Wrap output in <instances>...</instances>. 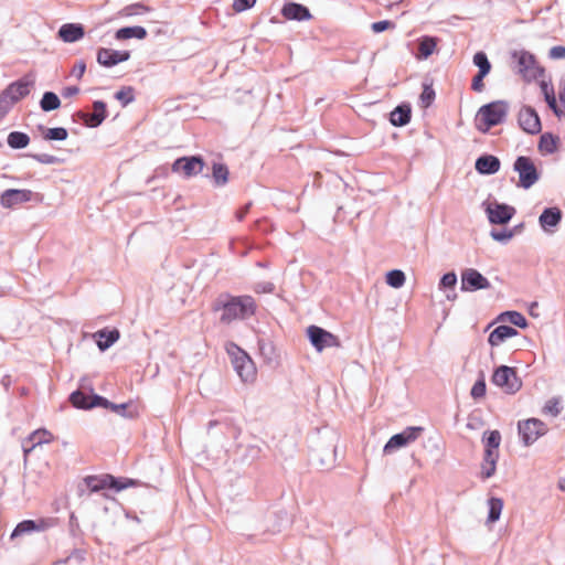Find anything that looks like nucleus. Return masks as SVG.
I'll return each mask as SVG.
<instances>
[{"mask_svg": "<svg viewBox=\"0 0 565 565\" xmlns=\"http://www.w3.org/2000/svg\"><path fill=\"white\" fill-rule=\"evenodd\" d=\"M256 303L250 296L232 297L223 306L221 321L231 323L236 319H246L255 313Z\"/></svg>", "mask_w": 565, "mask_h": 565, "instance_id": "nucleus-1", "label": "nucleus"}, {"mask_svg": "<svg viewBox=\"0 0 565 565\" xmlns=\"http://www.w3.org/2000/svg\"><path fill=\"white\" fill-rule=\"evenodd\" d=\"M234 370L244 383H253L256 380L257 370L248 354L234 343L226 345Z\"/></svg>", "mask_w": 565, "mask_h": 565, "instance_id": "nucleus-2", "label": "nucleus"}, {"mask_svg": "<svg viewBox=\"0 0 565 565\" xmlns=\"http://www.w3.org/2000/svg\"><path fill=\"white\" fill-rule=\"evenodd\" d=\"M540 88L550 109L559 120L565 121V77L558 83L557 94L553 85L545 79L540 81Z\"/></svg>", "mask_w": 565, "mask_h": 565, "instance_id": "nucleus-3", "label": "nucleus"}, {"mask_svg": "<svg viewBox=\"0 0 565 565\" xmlns=\"http://www.w3.org/2000/svg\"><path fill=\"white\" fill-rule=\"evenodd\" d=\"M515 70L525 82L540 79L544 75V68L537 63L535 56L527 51H515L512 54Z\"/></svg>", "mask_w": 565, "mask_h": 565, "instance_id": "nucleus-4", "label": "nucleus"}, {"mask_svg": "<svg viewBox=\"0 0 565 565\" xmlns=\"http://www.w3.org/2000/svg\"><path fill=\"white\" fill-rule=\"evenodd\" d=\"M84 482L92 492H97L108 488L121 491L135 484V481L131 479H116L114 476L108 473L102 476H87L84 478Z\"/></svg>", "mask_w": 565, "mask_h": 565, "instance_id": "nucleus-5", "label": "nucleus"}, {"mask_svg": "<svg viewBox=\"0 0 565 565\" xmlns=\"http://www.w3.org/2000/svg\"><path fill=\"white\" fill-rule=\"evenodd\" d=\"M509 105L504 100L492 102L479 109V118L484 125V130L499 125L507 116Z\"/></svg>", "mask_w": 565, "mask_h": 565, "instance_id": "nucleus-6", "label": "nucleus"}, {"mask_svg": "<svg viewBox=\"0 0 565 565\" xmlns=\"http://www.w3.org/2000/svg\"><path fill=\"white\" fill-rule=\"evenodd\" d=\"M492 382L509 394L518 392L522 385L515 370L505 365H502L494 371Z\"/></svg>", "mask_w": 565, "mask_h": 565, "instance_id": "nucleus-7", "label": "nucleus"}, {"mask_svg": "<svg viewBox=\"0 0 565 565\" xmlns=\"http://www.w3.org/2000/svg\"><path fill=\"white\" fill-rule=\"evenodd\" d=\"M307 335L318 352L327 348H339L341 345L337 335L317 326L308 327Z\"/></svg>", "mask_w": 565, "mask_h": 565, "instance_id": "nucleus-8", "label": "nucleus"}, {"mask_svg": "<svg viewBox=\"0 0 565 565\" xmlns=\"http://www.w3.org/2000/svg\"><path fill=\"white\" fill-rule=\"evenodd\" d=\"M514 169L519 173V185L524 189L531 188L539 180L537 170L529 157H519L514 162Z\"/></svg>", "mask_w": 565, "mask_h": 565, "instance_id": "nucleus-9", "label": "nucleus"}, {"mask_svg": "<svg viewBox=\"0 0 565 565\" xmlns=\"http://www.w3.org/2000/svg\"><path fill=\"white\" fill-rule=\"evenodd\" d=\"M519 433L526 446L536 441L541 436L547 431L546 425L536 418H530L519 423Z\"/></svg>", "mask_w": 565, "mask_h": 565, "instance_id": "nucleus-10", "label": "nucleus"}, {"mask_svg": "<svg viewBox=\"0 0 565 565\" xmlns=\"http://www.w3.org/2000/svg\"><path fill=\"white\" fill-rule=\"evenodd\" d=\"M204 168V161L201 157H182L172 164L173 172H182L185 178L198 175Z\"/></svg>", "mask_w": 565, "mask_h": 565, "instance_id": "nucleus-11", "label": "nucleus"}, {"mask_svg": "<svg viewBox=\"0 0 565 565\" xmlns=\"http://www.w3.org/2000/svg\"><path fill=\"white\" fill-rule=\"evenodd\" d=\"M422 427H407L404 431L392 436L384 446V452L390 454L394 449L406 446L418 438Z\"/></svg>", "mask_w": 565, "mask_h": 565, "instance_id": "nucleus-12", "label": "nucleus"}, {"mask_svg": "<svg viewBox=\"0 0 565 565\" xmlns=\"http://www.w3.org/2000/svg\"><path fill=\"white\" fill-rule=\"evenodd\" d=\"M519 125L527 134H537L541 130V120L537 113L531 107H523L519 113Z\"/></svg>", "mask_w": 565, "mask_h": 565, "instance_id": "nucleus-13", "label": "nucleus"}, {"mask_svg": "<svg viewBox=\"0 0 565 565\" xmlns=\"http://www.w3.org/2000/svg\"><path fill=\"white\" fill-rule=\"evenodd\" d=\"M461 285L463 290H478L490 287L489 280L473 268H468L461 274Z\"/></svg>", "mask_w": 565, "mask_h": 565, "instance_id": "nucleus-14", "label": "nucleus"}, {"mask_svg": "<svg viewBox=\"0 0 565 565\" xmlns=\"http://www.w3.org/2000/svg\"><path fill=\"white\" fill-rule=\"evenodd\" d=\"M54 525V521L52 519H39L36 521L25 520L20 522L11 534V539L17 536H21L25 533H30L33 531H45L49 527Z\"/></svg>", "mask_w": 565, "mask_h": 565, "instance_id": "nucleus-15", "label": "nucleus"}, {"mask_svg": "<svg viewBox=\"0 0 565 565\" xmlns=\"http://www.w3.org/2000/svg\"><path fill=\"white\" fill-rule=\"evenodd\" d=\"M70 399L72 404L78 408H92L95 406L108 407L109 405V401L106 398L98 395L87 396L81 391L72 393Z\"/></svg>", "mask_w": 565, "mask_h": 565, "instance_id": "nucleus-16", "label": "nucleus"}, {"mask_svg": "<svg viewBox=\"0 0 565 565\" xmlns=\"http://www.w3.org/2000/svg\"><path fill=\"white\" fill-rule=\"evenodd\" d=\"M492 224H507L515 213V209L505 204H490L487 209Z\"/></svg>", "mask_w": 565, "mask_h": 565, "instance_id": "nucleus-17", "label": "nucleus"}, {"mask_svg": "<svg viewBox=\"0 0 565 565\" xmlns=\"http://www.w3.org/2000/svg\"><path fill=\"white\" fill-rule=\"evenodd\" d=\"M130 57L128 51H115L102 47L97 52V62L106 67L114 66L120 62H125Z\"/></svg>", "mask_w": 565, "mask_h": 565, "instance_id": "nucleus-18", "label": "nucleus"}, {"mask_svg": "<svg viewBox=\"0 0 565 565\" xmlns=\"http://www.w3.org/2000/svg\"><path fill=\"white\" fill-rule=\"evenodd\" d=\"M32 192L30 190L9 189L0 198L3 207H12L17 204L30 201Z\"/></svg>", "mask_w": 565, "mask_h": 565, "instance_id": "nucleus-19", "label": "nucleus"}, {"mask_svg": "<svg viewBox=\"0 0 565 565\" xmlns=\"http://www.w3.org/2000/svg\"><path fill=\"white\" fill-rule=\"evenodd\" d=\"M281 14L288 20L303 21L311 18L308 8L295 2L285 4L281 9Z\"/></svg>", "mask_w": 565, "mask_h": 565, "instance_id": "nucleus-20", "label": "nucleus"}, {"mask_svg": "<svg viewBox=\"0 0 565 565\" xmlns=\"http://www.w3.org/2000/svg\"><path fill=\"white\" fill-rule=\"evenodd\" d=\"M84 28L78 23L63 24L58 30V36L66 43L81 40L84 36Z\"/></svg>", "mask_w": 565, "mask_h": 565, "instance_id": "nucleus-21", "label": "nucleus"}, {"mask_svg": "<svg viewBox=\"0 0 565 565\" xmlns=\"http://www.w3.org/2000/svg\"><path fill=\"white\" fill-rule=\"evenodd\" d=\"M54 440V436L51 431L41 428L34 430L30 436L28 441L31 443L30 447H24V454H30L36 446L43 445V444H50Z\"/></svg>", "mask_w": 565, "mask_h": 565, "instance_id": "nucleus-22", "label": "nucleus"}, {"mask_svg": "<svg viewBox=\"0 0 565 565\" xmlns=\"http://www.w3.org/2000/svg\"><path fill=\"white\" fill-rule=\"evenodd\" d=\"M31 84L25 81H18L10 84L3 92L10 96L13 102L17 104L19 100L24 98L30 94Z\"/></svg>", "mask_w": 565, "mask_h": 565, "instance_id": "nucleus-23", "label": "nucleus"}, {"mask_svg": "<svg viewBox=\"0 0 565 565\" xmlns=\"http://www.w3.org/2000/svg\"><path fill=\"white\" fill-rule=\"evenodd\" d=\"M518 334V331L509 326H499L497 327L489 335V343L492 347L500 345L507 339L512 338Z\"/></svg>", "mask_w": 565, "mask_h": 565, "instance_id": "nucleus-24", "label": "nucleus"}, {"mask_svg": "<svg viewBox=\"0 0 565 565\" xmlns=\"http://www.w3.org/2000/svg\"><path fill=\"white\" fill-rule=\"evenodd\" d=\"M476 169L482 174H492L499 171L500 161L494 156H483L476 161Z\"/></svg>", "mask_w": 565, "mask_h": 565, "instance_id": "nucleus-25", "label": "nucleus"}, {"mask_svg": "<svg viewBox=\"0 0 565 565\" xmlns=\"http://www.w3.org/2000/svg\"><path fill=\"white\" fill-rule=\"evenodd\" d=\"M562 220V212L558 207H548L543 211L539 221L541 226L548 231L550 227H555Z\"/></svg>", "mask_w": 565, "mask_h": 565, "instance_id": "nucleus-26", "label": "nucleus"}, {"mask_svg": "<svg viewBox=\"0 0 565 565\" xmlns=\"http://www.w3.org/2000/svg\"><path fill=\"white\" fill-rule=\"evenodd\" d=\"M94 111L89 115H85V122L90 127L99 126L106 118V105L105 103L97 100L93 104Z\"/></svg>", "mask_w": 565, "mask_h": 565, "instance_id": "nucleus-27", "label": "nucleus"}, {"mask_svg": "<svg viewBox=\"0 0 565 565\" xmlns=\"http://www.w3.org/2000/svg\"><path fill=\"white\" fill-rule=\"evenodd\" d=\"M147 30L142 26H126L116 31L115 38L119 41L136 38L143 40L147 36Z\"/></svg>", "mask_w": 565, "mask_h": 565, "instance_id": "nucleus-28", "label": "nucleus"}, {"mask_svg": "<svg viewBox=\"0 0 565 565\" xmlns=\"http://www.w3.org/2000/svg\"><path fill=\"white\" fill-rule=\"evenodd\" d=\"M559 143V138L551 132H545L541 136L539 142V150L542 153H554Z\"/></svg>", "mask_w": 565, "mask_h": 565, "instance_id": "nucleus-29", "label": "nucleus"}, {"mask_svg": "<svg viewBox=\"0 0 565 565\" xmlns=\"http://www.w3.org/2000/svg\"><path fill=\"white\" fill-rule=\"evenodd\" d=\"M390 120L392 125L401 127L409 122L411 108L406 105L397 106L392 113Z\"/></svg>", "mask_w": 565, "mask_h": 565, "instance_id": "nucleus-30", "label": "nucleus"}, {"mask_svg": "<svg viewBox=\"0 0 565 565\" xmlns=\"http://www.w3.org/2000/svg\"><path fill=\"white\" fill-rule=\"evenodd\" d=\"M97 339V345L100 350H106L110 345H113L118 339H119V331L118 330H111V331H98L96 333Z\"/></svg>", "mask_w": 565, "mask_h": 565, "instance_id": "nucleus-31", "label": "nucleus"}, {"mask_svg": "<svg viewBox=\"0 0 565 565\" xmlns=\"http://www.w3.org/2000/svg\"><path fill=\"white\" fill-rule=\"evenodd\" d=\"M499 458V454H484L483 462L481 466V478L488 479L495 472L497 460Z\"/></svg>", "mask_w": 565, "mask_h": 565, "instance_id": "nucleus-32", "label": "nucleus"}, {"mask_svg": "<svg viewBox=\"0 0 565 565\" xmlns=\"http://www.w3.org/2000/svg\"><path fill=\"white\" fill-rule=\"evenodd\" d=\"M488 436L483 437L484 454H499V446L501 443V435L499 430H491L487 433Z\"/></svg>", "mask_w": 565, "mask_h": 565, "instance_id": "nucleus-33", "label": "nucleus"}, {"mask_svg": "<svg viewBox=\"0 0 565 565\" xmlns=\"http://www.w3.org/2000/svg\"><path fill=\"white\" fill-rule=\"evenodd\" d=\"M7 141L8 145L13 149H23L29 145L30 138L24 132L12 131L9 134Z\"/></svg>", "mask_w": 565, "mask_h": 565, "instance_id": "nucleus-34", "label": "nucleus"}, {"mask_svg": "<svg viewBox=\"0 0 565 565\" xmlns=\"http://www.w3.org/2000/svg\"><path fill=\"white\" fill-rule=\"evenodd\" d=\"M228 168L223 163H214L212 167V175L216 185H224L228 181Z\"/></svg>", "mask_w": 565, "mask_h": 565, "instance_id": "nucleus-35", "label": "nucleus"}, {"mask_svg": "<svg viewBox=\"0 0 565 565\" xmlns=\"http://www.w3.org/2000/svg\"><path fill=\"white\" fill-rule=\"evenodd\" d=\"M489 504V515H488V522L494 523L500 519L502 509H503V501L499 498H491L488 501Z\"/></svg>", "mask_w": 565, "mask_h": 565, "instance_id": "nucleus-36", "label": "nucleus"}, {"mask_svg": "<svg viewBox=\"0 0 565 565\" xmlns=\"http://www.w3.org/2000/svg\"><path fill=\"white\" fill-rule=\"evenodd\" d=\"M41 108L44 111H51L55 110L60 107L61 100L58 96L52 92L44 93L41 102H40Z\"/></svg>", "mask_w": 565, "mask_h": 565, "instance_id": "nucleus-37", "label": "nucleus"}, {"mask_svg": "<svg viewBox=\"0 0 565 565\" xmlns=\"http://www.w3.org/2000/svg\"><path fill=\"white\" fill-rule=\"evenodd\" d=\"M150 11V8L143 3H134L125 7L120 11L121 17L140 15Z\"/></svg>", "mask_w": 565, "mask_h": 565, "instance_id": "nucleus-38", "label": "nucleus"}, {"mask_svg": "<svg viewBox=\"0 0 565 565\" xmlns=\"http://www.w3.org/2000/svg\"><path fill=\"white\" fill-rule=\"evenodd\" d=\"M386 282L393 288H401L405 282V275L398 269L391 270L386 274Z\"/></svg>", "mask_w": 565, "mask_h": 565, "instance_id": "nucleus-39", "label": "nucleus"}, {"mask_svg": "<svg viewBox=\"0 0 565 565\" xmlns=\"http://www.w3.org/2000/svg\"><path fill=\"white\" fill-rule=\"evenodd\" d=\"M436 40L433 38H424L418 46L419 55L424 58H427L436 49Z\"/></svg>", "mask_w": 565, "mask_h": 565, "instance_id": "nucleus-40", "label": "nucleus"}, {"mask_svg": "<svg viewBox=\"0 0 565 565\" xmlns=\"http://www.w3.org/2000/svg\"><path fill=\"white\" fill-rule=\"evenodd\" d=\"M68 134L65 128L58 127V128H49L44 131V139L45 140H65L67 138Z\"/></svg>", "mask_w": 565, "mask_h": 565, "instance_id": "nucleus-41", "label": "nucleus"}, {"mask_svg": "<svg viewBox=\"0 0 565 565\" xmlns=\"http://www.w3.org/2000/svg\"><path fill=\"white\" fill-rule=\"evenodd\" d=\"M473 63L479 67V72L489 73L491 64L484 52H477L473 56Z\"/></svg>", "mask_w": 565, "mask_h": 565, "instance_id": "nucleus-42", "label": "nucleus"}, {"mask_svg": "<svg viewBox=\"0 0 565 565\" xmlns=\"http://www.w3.org/2000/svg\"><path fill=\"white\" fill-rule=\"evenodd\" d=\"M543 413L545 415H551L553 417H556L561 413L559 399L558 398L548 399L543 407Z\"/></svg>", "mask_w": 565, "mask_h": 565, "instance_id": "nucleus-43", "label": "nucleus"}, {"mask_svg": "<svg viewBox=\"0 0 565 565\" xmlns=\"http://www.w3.org/2000/svg\"><path fill=\"white\" fill-rule=\"evenodd\" d=\"M435 99V90L430 85H424L423 92L420 94V103L424 108L430 106V104Z\"/></svg>", "mask_w": 565, "mask_h": 565, "instance_id": "nucleus-44", "label": "nucleus"}, {"mask_svg": "<svg viewBox=\"0 0 565 565\" xmlns=\"http://www.w3.org/2000/svg\"><path fill=\"white\" fill-rule=\"evenodd\" d=\"M14 104L13 99L2 92L0 94V118L4 117Z\"/></svg>", "mask_w": 565, "mask_h": 565, "instance_id": "nucleus-45", "label": "nucleus"}, {"mask_svg": "<svg viewBox=\"0 0 565 565\" xmlns=\"http://www.w3.org/2000/svg\"><path fill=\"white\" fill-rule=\"evenodd\" d=\"M115 97L122 103V105H127L134 99V89L131 87H124L118 90Z\"/></svg>", "mask_w": 565, "mask_h": 565, "instance_id": "nucleus-46", "label": "nucleus"}, {"mask_svg": "<svg viewBox=\"0 0 565 565\" xmlns=\"http://www.w3.org/2000/svg\"><path fill=\"white\" fill-rule=\"evenodd\" d=\"M488 74L489 73L478 72V74L472 78L471 89L477 92V93H481L484 89L483 78Z\"/></svg>", "mask_w": 565, "mask_h": 565, "instance_id": "nucleus-47", "label": "nucleus"}, {"mask_svg": "<svg viewBox=\"0 0 565 565\" xmlns=\"http://www.w3.org/2000/svg\"><path fill=\"white\" fill-rule=\"evenodd\" d=\"M513 235L514 233L511 230L491 231V237L498 242H508Z\"/></svg>", "mask_w": 565, "mask_h": 565, "instance_id": "nucleus-48", "label": "nucleus"}, {"mask_svg": "<svg viewBox=\"0 0 565 565\" xmlns=\"http://www.w3.org/2000/svg\"><path fill=\"white\" fill-rule=\"evenodd\" d=\"M508 316H509V320L511 323H513L514 326L516 327H520V328H525L526 327V319L523 315L516 312V311H511V312H508Z\"/></svg>", "mask_w": 565, "mask_h": 565, "instance_id": "nucleus-49", "label": "nucleus"}, {"mask_svg": "<svg viewBox=\"0 0 565 565\" xmlns=\"http://www.w3.org/2000/svg\"><path fill=\"white\" fill-rule=\"evenodd\" d=\"M256 0H235L233 3V10L235 12H242L250 9L255 6Z\"/></svg>", "mask_w": 565, "mask_h": 565, "instance_id": "nucleus-50", "label": "nucleus"}, {"mask_svg": "<svg viewBox=\"0 0 565 565\" xmlns=\"http://www.w3.org/2000/svg\"><path fill=\"white\" fill-rule=\"evenodd\" d=\"M395 24L388 20L377 21L371 24V29L375 33H380L386 31L388 29H393Z\"/></svg>", "mask_w": 565, "mask_h": 565, "instance_id": "nucleus-51", "label": "nucleus"}, {"mask_svg": "<svg viewBox=\"0 0 565 565\" xmlns=\"http://www.w3.org/2000/svg\"><path fill=\"white\" fill-rule=\"evenodd\" d=\"M486 395V383L483 380L477 381L471 388V396L480 398Z\"/></svg>", "mask_w": 565, "mask_h": 565, "instance_id": "nucleus-52", "label": "nucleus"}, {"mask_svg": "<svg viewBox=\"0 0 565 565\" xmlns=\"http://www.w3.org/2000/svg\"><path fill=\"white\" fill-rule=\"evenodd\" d=\"M548 55L553 60L565 58V46H563V45L553 46L550 50Z\"/></svg>", "mask_w": 565, "mask_h": 565, "instance_id": "nucleus-53", "label": "nucleus"}, {"mask_svg": "<svg viewBox=\"0 0 565 565\" xmlns=\"http://www.w3.org/2000/svg\"><path fill=\"white\" fill-rule=\"evenodd\" d=\"M457 282V277L454 273H447L443 276L440 284L444 287L452 288Z\"/></svg>", "mask_w": 565, "mask_h": 565, "instance_id": "nucleus-54", "label": "nucleus"}, {"mask_svg": "<svg viewBox=\"0 0 565 565\" xmlns=\"http://www.w3.org/2000/svg\"><path fill=\"white\" fill-rule=\"evenodd\" d=\"M85 71H86L85 62L79 61L74 65V67L72 70V75L75 76L76 78L81 79L83 77Z\"/></svg>", "mask_w": 565, "mask_h": 565, "instance_id": "nucleus-55", "label": "nucleus"}, {"mask_svg": "<svg viewBox=\"0 0 565 565\" xmlns=\"http://www.w3.org/2000/svg\"><path fill=\"white\" fill-rule=\"evenodd\" d=\"M252 206V203H247L246 205H244L242 209H239L237 212H236V218L238 221H243L245 215L248 213L249 209Z\"/></svg>", "mask_w": 565, "mask_h": 565, "instance_id": "nucleus-56", "label": "nucleus"}, {"mask_svg": "<svg viewBox=\"0 0 565 565\" xmlns=\"http://www.w3.org/2000/svg\"><path fill=\"white\" fill-rule=\"evenodd\" d=\"M78 92H79L78 87L70 86V87L64 88L62 94L65 97H71V96H74V95L78 94Z\"/></svg>", "mask_w": 565, "mask_h": 565, "instance_id": "nucleus-57", "label": "nucleus"}, {"mask_svg": "<svg viewBox=\"0 0 565 565\" xmlns=\"http://www.w3.org/2000/svg\"><path fill=\"white\" fill-rule=\"evenodd\" d=\"M126 407H127L126 404L116 405V404H113L109 402V405L107 408H110L111 411H114L116 413H122L126 409Z\"/></svg>", "mask_w": 565, "mask_h": 565, "instance_id": "nucleus-58", "label": "nucleus"}]
</instances>
